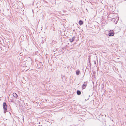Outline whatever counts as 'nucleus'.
Listing matches in <instances>:
<instances>
[{
	"instance_id": "nucleus-1",
	"label": "nucleus",
	"mask_w": 126,
	"mask_h": 126,
	"mask_svg": "<svg viewBox=\"0 0 126 126\" xmlns=\"http://www.w3.org/2000/svg\"><path fill=\"white\" fill-rule=\"evenodd\" d=\"M3 108L4 109V112L5 113L7 110V106L5 102H4L3 104Z\"/></svg>"
},
{
	"instance_id": "nucleus-15",
	"label": "nucleus",
	"mask_w": 126,
	"mask_h": 126,
	"mask_svg": "<svg viewBox=\"0 0 126 126\" xmlns=\"http://www.w3.org/2000/svg\"><path fill=\"white\" fill-rule=\"evenodd\" d=\"M90 95H89V96H88V97H90Z\"/></svg>"
},
{
	"instance_id": "nucleus-4",
	"label": "nucleus",
	"mask_w": 126,
	"mask_h": 126,
	"mask_svg": "<svg viewBox=\"0 0 126 126\" xmlns=\"http://www.w3.org/2000/svg\"><path fill=\"white\" fill-rule=\"evenodd\" d=\"M75 37H72V39L70 38L69 39V40L71 42H73L75 40Z\"/></svg>"
},
{
	"instance_id": "nucleus-9",
	"label": "nucleus",
	"mask_w": 126,
	"mask_h": 126,
	"mask_svg": "<svg viewBox=\"0 0 126 126\" xmlns=\"http://www.w3.org/2000/svg\"><path fill=\"white\" fill-rule=\"evenodd\" d=\"M13 96L16 98H17L18 97L17 95H13Z\"/></svg>"
},
{
	"instance_id": "nucleus-14",
	"label": "nucleus",
	"mask_w": 126,
	"mask_h": 126,
	"mask_svg": "<svg viewBox=\"0 0 126 126\" xmlns=\"http://www.w3.org/2000/svg\"><path fill=\"white\" fill-rule=\"evenodd\" d=\"M118 19H117V20L116 21V22H117L118 21Z\"/></svg>"
},
{
	"instance_id": "nucleus-3",
	"label": "nucleus",
	"mask_w": 126,
	"mask_h": 126,
	"mask_svg": "<svg viewBox=\"0 0 126 126\" xmlns=\"http://www.w3.org/2000/svg\"><path fill=\"white\" fill-rule=\"evenodd\" d=\"M86 82H84V83L83 84L82 86V88L83 89H84L85 88L86 86L87 85V84L86 83Z\"/></svg>"
},
{
	"instance_id": "nucleus-16",
	"label": "nucleus",
	"mask_w": 126,
	"mask_h": 126,
	"mask_svg": "<svg viewBox=\"0 0 126 126\" xmlns=\"http://www.w3.org/2000/svg\"><path fill=\"white\" fill-rule=\"evenodd\" d=\"M10 95H9V96H10Z\"/></svg>"
},
{
	"instance_id": "nucleus-5",
	"label": "nucleus",
	"mask_w": 126,
	"mask_h": 126,
	"mask_svg": "<svg viewBox=\"0 0 126 126\" xmlns=\"http://www.w3.org/2000/svg\"><path fill=\"white\" fill-rule=\"evenodd\" d=\"M79 23L80 25H81L83 24V22L82 21L80 20L79 22Z\"/></svg>"
},
{
	"instance_id": "nucleus-13",
	"label": "nucleus",
	"mask_w": 126,
	"mask_h": 126,
	"mask_svg": "<svg viewBox=\"0 0 126 126\" xmlns=\"http://www.w3.org/2000/svg\"><path fill=\"white\" fill-rule=\"evenodd\" d=\"M94 64H96V62H95V61H94Z\"/></svg>"
},
{
	"instance_id": "nucleus-8",
	"label": "nucleus",
	"mask_w": 126,
	"mask_h": 126,
	"mask_svg": "<svg viewBox=\"0 0 126 126\" xmlns=\"http://www.w3.org/2000/svg\"><path fill=\"white\" fill-rule=\"evenodd\" d=\"M77 94H81V92L79 90H77Z\"/></svg>"
},
{
	"instance_id": "nucleus-10",
	"label": "nucleus",
	"mask_w": 126,
	"mask_h": 126,
	"mask_svg": "<svg viewBox=\"0 0 126 126\" xmlns=\"http://www.w3.org/2000/svg\"><path fill=\"white\" fill-rule=\"evenodd\" d=\"M88 61H89V63H90V66H91V63H90V57H89V58L88 59Z\"/></svg>"
},
{
	"instance_id": "nucleus-6",
	"label": "nucleus",
	"mask_w": 126,
	"mask_h": 126,
	"mask_svg": "<svg viewBox=\"0 0 126 126\" xmlns=\"http://www.w3.org/2000/svg\"><path fill=\"white\" fill-rule=\"evenodd\" d=\"M80 71L79 70H77L76 72V74L77 75H78L79 74Z\"/></svg>"
},
{
	"instance_id": "nucleus-11",
	"label": "nucleus",
	"mask_w": 126,
	"mask_h": 126,
	"mask_svg": "<svg viewBox=\"0 0 126 126\" xmlns=\"http://www.w3.org/2000/svg\"><path fill=\"white\" fill-rule=\"evenodd\" d=\"M16 94V95L17 94H16V93H13V94Z\"/></svg>"
},
{
	"instance_id": "nucleus-12",
	"label": "nucleus",
	"mask_w": 126,
	"mask_h": 126,
	"mask_svg": "<svg viewBox=\"0 0 126 126\" xmlns=\"http://www.w3.org/2000/svg\"><path fill=\"white\" fill-rule=\"evenodd\" d=\"M88 99H89V98H86V99H85V100H88Z\"/></svg>"
},
{
	"instance_id": "nucleus-7",
	"label": "nucleus",
	"mask_w": 126,
	"mask_h": 126,
	"mask_svg": "<svg viewBox=\"0 0 126 126\" xmlns=\"http://www.w3.org/2000/svg\"><path fill=\"white\" fill-rule=\"evenodd\" d=\"M101 89H102L104 90L105 89L104 87H105V85L104 84H102L101 85Z\"/></svg>"
},
{
	"instance_id": "nucleus-2",
	"label": "nucleus",
	"mask_w": 126,
	"mask_h": 126,
	"mask_svg": "<svg viewBox=\"0 0 126 126\" xmlns=\"http://www.w3.org/2000/svg\"><path fill=\"white\" fill-rule=\"evenodd\" d=\"M114 34L113 32L112 31L110 32L109 33V36H112L114 35Z\"/></svg>"
}]
</instances>
